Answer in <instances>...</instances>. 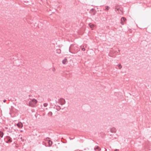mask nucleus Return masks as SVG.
Listing matches in <instances>:
<instances>
[{
	"label": "nucleus",
	"instance_id": "1",
	"mask_svg": "<svg viewBox=\"0 0 151 151\" xmlns=\"http://www.w3.org/2000/svg\"><path fill=\"white\" fill-rule=\"evenodd\" d=\"M37 102V101L36 99L32 100L29 102V106L32 107H34L35 106Z\"/></svg>",
	"mask_w": 151,
	"mask_h": 151
},
{
	"label": "nucleus",
	"instance_id": "2",
	"mask_svg": "<svg viewBox=\"0 0 151 151\" xmlns=\"http://www.w3.org/2000/svg\"><path fill=\"white\" fill-rule=\"evenodd\" d=\"M115 11L117 13L120 14H122L123 13V12L119 6H116L115 7Z\"/></svg>",
	"mask_w": 151,
	"mask_h": 151
},
{
	"label": "nucleus",
	"instance_id": "3",
	"mask_svg": "<svg viewBox=\"0 0 151 151\" xmlns=\"http://www.w3.org/2000/svg\"><path fill=\"white\" fill-rule=\"evenodd\" d=\"M58 103L60 105H63L65 104V100L63 98H61L58 100Z\"/></svg>",
	"mask_w": 151,
	"mask_h": 151
},
{
	"label": "nucleus",
	"instance_id": "4",
	"mask_svg": "<svg viewBox=\"0 0 151 151\" xmlns=\"http://www.w3.org/2000/svg\"><path fill=\"white\" fill-rule=\"evenodd\" d=\"M126 19L124 17H122L121 19V22L120 23L122 25H124V22H125L126 21Z\"/></svg>",
	"mask_w": 151,
	"mask_h": 151
},
{
	"label": "nucleus",
	"instance_id": "5",
	"mask_svg": "<svg viewBox=\"0 0 151 151\" xmlns=\"http://www.w3.org/2000/svg\"><path fill=\"white\" fill-rule=\"evenodd\" d=\"M110 131L112 133H114L116 132V130L115 128L113 127L110 129Z\"/></svg>",
	"mask_w": 151,
	"mask_h": 151
},
{
	"label": "nucleus",
	"instance_id": "6",
	"mask_svg": "<svg viewBox=\"0 0 151 151\" xmlns=\"http://www.w3.org/2000/svg\"><path fill=\"white\" fill-rule=\"evenodd\" d=\"M17 125L18 127L20 128H22L23 127V124L21 122L18 123Z\"/></svg>",
	"mask_w": 151,
	"mask_h": 151
},
{
	"label": "nucleus",
	"instance_id": "7",
	"mask_svg": "<svg viewBox=\"0 0 151 151\" xmlns=\"http://www.w3.org/2000/svg\"><path fill=\"white\" fill-rule=\"evenodd\" d=\"M89 26L91 27V28L92 29H93L94 27L95 26V25L94 24H92L91 23H90L89 24Z\"/></svg>",
	"mask_w": 151,
	"mask_h": 151
},
{
	"label": "nucleus",
	"instance_id": "8",
	"mask_svg": "<svg viewBox=\"0 0 151 151\" xmlns=\"http://www.w3.org/2000/svg\"><path fill=\"white\" fill-rule=\"evenodd\" d=\"M67 59H65L63 60L62 63L63 64H65L66 63V62H67Z\"/></svg>",
	"mask_w": 151,
	"mask_h": 151
},
{
	"label": "nucleus",
	"instance_id": "9",
	"mask_svg": "<svg viewBox=\"0 0 151 151\" xmlns=\"http://www.w3.org/2000/svg\"><path fill=\"white\" fill-rule=\"evenodd\" d=\"M56 109L57 110L59 111L61 108L59 106H56Z\"/></svg>",
	"mask_w": 151,
	"mask_h": 151
},
{
	"label": "nucleus",
	"instance_id": "10",
	"mask_svg": "<svg viewBox=\"0 0 151 151\" xmlns=\"http://www.w3.org/2000/svg\"><path fill=\"white\" fill-rule=\"evenodd\" d=\"M9 139L8 140V141L7 142V143H8L9 142H12V138H10L9 137Z\"/></svg>",
	"mask_w": 151,
	"mask_h": 151
},
{
	"label": "nucleus",
	"instance_id": "11",
	"mask_svg": "<svg viewBox=\"0 0 151 151\" xmlns=\"http://www.w3.org/2000/svg\"><path fill=\"white\" fill-rule=\"evenodd\" d=\"M117 66H118L119 69H120L122 67V66L121 64L118 65Z\"/></svg>",
	"mask_w": 151,
	"mask_h": 151
},
{
	"label": "nucleus",
	"instance_id": "12",
	"mask_svg": "<svg viewBox=\"0 0 151 151\" xmlns=\"http://www.w3.org/2000/svg\"><path fill=\"white\" fill-rule=\"evenodd\" d=\"M3 135V133L2 132L0 131V136L1 137H2Z\"/></svg>",
	"mask_w": 151,
	"mask_h": 151
},
{
	"label": "nucleus",
	"instance_id": "13",
	"mask_svg": "<svg viewBox=\"0 0 151 151\" xmlns=\"http://www.w3.org/2000/svg\"><path fill=\"white\" fill-rule=\"evenodd\" d=\"M48 114L49 116H52V113L51 111H50L48 113Z\"/></svg>",
	"mask_w": 151,
	"mask_h": 151
},
{
	"label": "nucleus",
	"instance_id": "14",
	"mask_svg": "<svg viewBox=\"0 0 151 151\" xmlns=\"http://www.w3.org/2000/svg\"><path fill=\"white\" fill-rule=\"evenodd\" d=\"M105 8H106L105 10H108L109 9V7L108 6H105Z\"/></svg>",
	"mask_w": 151,
	"mask_h": 151
},
{
	"label": "nucleus",
	"instance_id": "15",
	"mask_svg": "<svg viewBox=\"0 0 151 151\" xmlns=\"http://www.w3.org/2000/svg\"><path fill=\"white\" fill-rule=\"evenodd\" d=\"M48 105V104L46 103H44L43 104V106L44 107H47Z\"/></svg>",
	"mask_w": 151,
	"mask_h": 151
},
{
	"label": "nucleus",
	"instance_id": "16",
	"mask_svg": "<svg viewBox=\"0 0 151 151\" xmlns=\"http://www.w3.org/2000/svg\"><path fill=\"white\" fill-rule=\"evenodd\" d=\"M95 150L97 149L98 150H100V149L99 147H98V146H97L96 148H95Z\"/></svg>",
	"mask_w": 151,
	"mask_h": 151
},
{
	"label": "nucleus",
	"instance_id": "17",
	"mask_svg": "<svg viewBox=\"0 0 151 151\" xmlns=\"http://www.w3.org/2000/svg\"><path fill=\"white\" fill-rule=\"evenodd\" d=\"M49 143L50 145H51L52 144V142L51 141H49Z\"/></svg>",
	"mask_w": 151,
	"mask_h": 151
},
{
	"label": "nucleus",
	"instance_id": "18",
	"mask_svg": "<svg viewBox=\"0 0 151 151\" xmlns=\"http://www.w3.org/2000/svg\"><path fill=\"white\" fill-rule=\"evenodd\" d=\"M69 51L71 52V53H73V54H75V53H76V52H78V51H77L76 52H70V50H69Z\"/></svg>",
	"mask_w": 151,
	"mask_h": 151
},
{
	"label": "nucleus",
	"instance_id": "19",
	"mask_svg": "<svg viewBox=\"0 0 151 151\" xmlns=\"http://www.w3.org/2000/svg\"><path fill=\"white\" fill-rule=\"evenodd\" d=\"M81 49H82V50H83V51H84L85 50V49L84 48H82Z\"/></svg>",
	"mask_w": 151,
	"mask_h": 151
},
{
	"label": "nucleus",
	"instance_id": "20",
	"mask_svg": "<svg viewBox=\"0 0 151 151\" xmlns=\"http://www.w3.org/2000/svg\"><path fill=\"white\" fill-rule=\"evenodd\" d=\"M6 100L5 99L3 101V102L4 103L5 102H6Z\"/></svg>",
	"mask_w": 151,
	"mask_h": 151
},
{
	"label": "nucleus",
	"instance_id": "21",
	"mask_svg": "<svg viewBox=\"0 0 151 151\" xmlns=\"http://www.w3.org/2000/svg\"><path fill=\"white\" fill-rule=\"evenodd\" d=\"M23 132V130H20V132Z\"/></svg>",
	"mask_w": 151,
	"mask_h": 151
},
{
	"label": "nucleus",
	"instance_id": "22",
	"mask_svg": "<svg viewBox=\"0 0 151 151\" xmlns=\"http://www.w3.org/2000/svg\"><path fill=\"white\" fill-rule=\"evenodd\" d=\"M55 70V69H54V70Z\"/></svg>",
	"mask_w": 151,
	"mask_h": 151
},
{
	"label": "nucleus",
	"instance_id": "23",
	"mask_svg": "<svg viewBox=\"0 0 151 151\" xmlns=\"http://www.w3.org/2000/svg\"><path fill=\"white\" fill-rule=\"evenodd\" d=\"M55 70V69H54V70Z\"/></svg>",
	"mask_w": 151,
	"mask_h": 151
}]
</instances>
